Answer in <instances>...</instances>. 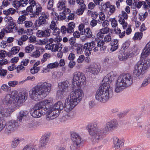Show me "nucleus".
<instances>
[{
  "mask_svg": "<svg viewBox=\"0 0 150 150\" xmlns=\"http://www.w3.org/2000/svg\"><path fill=\"white\" fill-rule=\"evenodd\" d=\"M83 96V91L81 89H77L74 91H73L66 99L64 106L61 101H58L52 106V112L48 117L51 120L54 119L59 115L60 112L63 108L66 112H70L80 101Z\"/></svg>",
  "mask_w": 150,
  "mask_h": 150,
  "instance_id": "f257e3e1",
  "label": "nucleus"
},
{
  "mask_svg": "<svg viewBox=\"0 0 150 150\" xmlns=\"http://www.w3.org/2000/svg\"><path fill=\"white\" fill-rule=\"evenodd\" d=\"M117 122L115 120H112L106 123L105 129H98L96 124L90 123L87 128L89 134L92 136V140L95 142H98L101 140L103 134L107 132L111 131L117 126Z\"/></svg>",
  "mask_w": 150,
  "mask_h": 150,
  "instance_id": "f03ea898",
  "label": "nucleus"
},
{
  "mask_svg": "<svg viewBox=\"0 0 150 150\" xmlns=\"http://www.w3.org/2000/svg\"><path fill=\"white\" fill-rule=\"evenodd\" d=\"M150 53V41L148 43L142 52L140 60L134 66L133 74L137 76H142L150 67V60L146 58Z\"/></svg>",
  "mask_w": 150,
  "mask_h": 150,
  "instance_id": "7ed1b4c3",
  "label": "nucleus"
},
{
  "mask_svg": "<svg viewBox=\"0 0 150 150\" xmlns=\"http://www.w3.org/2000/svg\"><path fill=\"white\" fill-rule=\"evenodd\" d=\"M51 87V84L46 82L35 86L30 91V97L35 101L44 98L50 92Z\"/></svg>",
  "mask_w": 150,
  "mask_h": 150,
  "instance_id": "20e7f679",
  "label": "nucleus"
},
{
  "mask_svg": "<svg viewBox=\"0 0 150 150\" xmlns=\"http://www.w3.org/2000/svg\"><path fill=\"white\" fill-rule=\"evenodd\" d=\"M48 100H45L36 104L30 111V113L33 117L38 118L41 117L42 115L45 114L48 112L47 118L51 119L48 117L49 115L52 112L51 103L48 102Z\"/></svg>",
  "mask_w": 150,
  "mask_h": 150,
  "instance_id": "39448f33",
  "label": "nucleus"
},
{
  "mask_svg": "<svg viewBox=\"0 0 150 150\" xmlns=\"http://www.w3.org/2000/svg\"><path fill=\"white\" fill-rule=\"evenodd\" d=\"M106 83H103L99 87L97 91L95 96L96 99L103 103L107 101L112 95V87L108 85L107 86Z\"/></svg>",
  "mask_w": 150,
  "mask_h": 150,
  "instance_id": "423d86ee",
  "label": "nucleus"
},
{
  "mask_svg": "<svg viewBox=\"0 0 150 150\" xmlns=\"http://www.w3.org/2000/svg\"><path fill=\"white\" fill-rule=\"evenodd\" d=\"M133 83L132 76L129 74L120 75L117 80L115 91L119 93Z\"/></svg>",
  "mask_w": 150,
  "mask_h": 150,
  "instance_id": "0eeeda50",
  "label": "nucleus"
},
{
  "mask_svg": "<svg viewBox=\"0 0 150 150\" xmlns=\"http://www.w3.org/2000/svg\"><path fill=\"white\" fill-rule=\"evenodd\" d=\"M27 97L25 93H18L14 92L12 96L11 95H7L2 100V102L4 105L9 106L12 104V102L14 104L16 103L20 104L25 101L27 99Z\"/></svg>",
  "mask_w": 150,
  "mask_h": 150,
  "instance_id": "6e6552de",
  "label": "nucleus"
},
{
  "mask_svg": "<svg viewBox=\"0 0 150 150\" xmlns=\"http://www.w3.org/2000/svg\"><path fill=\"white\" fill-rule=\"evenodd\" d=\"M44 42L46 44H47L46 46V47L49 50H52V51L54 52L59 51L57 54V57L61 58L63 55V52L61 51L62 48V45L61 44H52L54 40L52 38L48 39H45L44 40Z\"/></svg>",
  "mask_w": 150,
  "mask_h": 150,
  "instance_id": "1a4fd4ad",
  "label": "nucleus"
},
{
  "mask_svg": "<svg viewBox=\"0 0 150 150\" xmlns=\"http://www.w3.org/2000/svg\"><path fill=\"white\" fill-rule=\"evenodd\" d=\"M71 144L70 146L71 150H79L83 146V139L79 134L76 132L71 134Z\"/></svg>",
  "mask_w": 150,
  "mask_h": 150,
  "instance_id": "9d476101",
  "label": "nucleus"
},
{
  "mask_svg": "<svg viewBox=\"0 0 150 150\" xmlns=\"http://www.w3.org/2000/svg\"><path fill=\"white\" fill-rule=\"evenodd\" d=\"M85 80L86 77L83 73L79 71L75 72L72 82V88L73 89L76 88V86L79 87L81 83L84 82Z\"/></svg>",
  "mask_w": 150,
  "mask_h": 150,
  "instance_id": "9b49d317",
  "label": "nucleus"
},
{
  "mask_svg": "<svg viewBox=\"0 0 150 150\" xmlns=\"http://www.w3.org/2000/svg\"><path fill=\"white\" fill-rule=\"evenodd\" d=\"M18 126V122L15 120H10L6 122L4 133L7 135H10L15 131Z\"/></svg>",
  "mask_w": 150,
  "mask_h": 150,
  "instance_id": "f8f14e48",
  "label": "nucleus"
},
{
  "mask_svg": "<svg viewBox=\"0 0 150 150\" xmlns=\"http://www.w3.org/2000/svg\"><path fill=\"white\" fill-rule=\"evenodd\" d=\"M48 18V14L43 12L41 16L39 17L38 20L36 21L35 23V25L36 27L43 26L47 23L46 19Z\"/></svg>",
  "mask_w": 150,
  "mask_h": 150,
  "instance_id": "ddd939ff",
  "label": "nucleus"
},
{
  "mask_svg": "<svg viewBox=\"0 0 150 150\" xmlns=\"http://www.w3.org/2000/svg\"><path fill=\"white\" fill-rule=\"evenodd\" d=\"M116 74L113 71H111L108 74L104 77L103 80V83H106V86L108 85L110 87L111 83L115 77Z\"/></svg>",
  "mask_w": 150,
  "mask_h": 150,
  "instance_id": "4468645a",
  "label": "nucleus"
},
{
  "mask_svg": "<svg viewBox=\"0 0 150 150\" xmlns=\"http://www.w3.org/2000/svg\"><path fill=\"white\" fill-rule=\"evenodd\" d=\"M89 71L94 75L98 74L100 71V66L95 63H91L88 67Z\"/></svg>",
  "mask_w": 150,
  "mask_h": 150,
  "instance_id": "2eb2a0df",
  "label": "nucleus"
},
{
  "mask_svg": "<svg viewBox=\"0 0 150 150\" xmlns=\"http://www.w3.org/2000/svg\"><path fill=\"white\" fill-rule=\"evenodd\" d=\"M75 27L74 23L72 22L69 23L67 28L65 26H62L61 27V30L62 33H66L67 32L68 33H71L74 31V29Z\"/></svg>",
  "mask_w": 150,
  "mask_h": 150,
  "instance_id": "dca6fc26",
  "label": "nucleus"
},
{
  "mask_svg": "<svg viewBox=\"0 0 150 150\" xmlns=\"http://www.w3.org/2000/svg\"><path fill=\"white\" fill-rule=\"evenodd\" d=\"M113 142L114 146L115 149H118L122 147L124 145V140L120 139L116 137L113 138Z\"/></svg>",
  "mask_w": 150,
  "mask_h": 150,
  "instance_id": "f3484780",
  "label": "nucleus"
},
{
  "mask_svg": "<svg viewBox=\"0 0 150 150\" xmlns=\"http://www.w3.org/2000/svg\"><path fill=\"white\" fill-rule=\"evenodd\" d=\"M13 112L9 108H0V117H7L10 116Z\"/></svg>",
  "mask_w": 150,
  "mask_h": 150,
  "instance_id": "a211bd4d",
  "label": "nucleus"
},
{
  "mask_svg": "<svg viewBox=\"0 0 150 150\" xmlns=\"http://www.w3.org/2000/svg\"><path fill=\"white\" fill-rule=\"evenodd\" d=\"M35 7V11H33L32 12V15L30 16L31 17H37V16L39 15L42 10V8L40 4L39 3Z\"/></svg>",
  "mask_w": 150,
  "mask_h": 150,
  "instance_id": "6ab92c4d",
  "label": "nucleus"
},
{
  "mask_svg": "<svg viewBox=\"0 0 150 150\" xmlns=\"http://www.w3.org/2000/svg\"><path fill=\"white\" fill-rule=\"evenodd\" d=\"M125 52L122 50H121L119 52L118 56L119 60L120 61L124 60L128 57H130L129 54H128V51L127 52V54L125 53L124 52Z\"/></svg>",
  "mask_w": 150,
  "mask_h": 150,
  "instance_id": "aec40b11",
  "label": "nucleus"
},
{
  "mask_svg": "<svg viewBox=\"0 0 150 150\" xmlns=\"http://www.w3.org/2000/svg\"><path fill=\"white\" fill-rule=\"evenodd\" d=\"M49 30H46L44 31L38 30L37 33V36L40 38L47 37L50 35Z\"/></svg>",
  "mask_w": 150,
  "mask_h": 150,
  "instance_id": "412c9836",
  "label": "nucleus"
},
{
  "mask_svg": "<svg viewBox=\"0 0 150 150\" xmlns=\"http://www.w3.org/2000/svg\"><path fill=\"white\" fill-rule=\"evenodd\" d=\"M22 15L20 16L17 21L18 23L19 24H22L23 22L25 21L26 19V16L28 15L29 13L24 10L21 11Z\"/></svg>",
  "mask_w": 150,
  "mask_h": 150,
  "instance_id": "4be33fe9",
  "label": "nucleus"
},
{
  "mask_svg": "<svg viewBox=\"0 0 150 150\" xmlns=\"http://www.w3.org/2000/svg\"><path fill=\"white\" fill-rule=\"evenodd\" d=\"M69 85V82L66 81L59 83L58 87L65 91L67 92L68 91Z\"/></svg>",
  "mask_w": 150,
  "mask_h": 150,
  "instance_id": "5701e85b",
  "label": "nucleus"
},
{
  "mask_svg": "<svg viewBox=\"0 0 150 150\" xmlns=\"http://www.w3.org/2000/svg\"><path fill=\"white\" fill-rule=\"evenodd\" d=\"M75 46L73 47L71 49H72L73 51L76 50L77 54H81L83 52L84 49L83 48V45L80 44H77L75 45Z\"/></svg>",
  "mask_w": 150,
  "mask_h": 150,
  "instance_id": "b1692460",
  "label": "nucleus"
},
{
  "mask_svg": "<svg viewBox=\"0 0 150 150\" xmlns=\"http://www.w3.org/2000/svg\"><path fill=\"white\" fill-rule=\"evenodd\" d=\"M48 137L47 135L43 136L40 142L39 145L40 146L42 147H45L47 144L48 141Z\"/></svg>",
  "mask_w": 150,
  "mask_h": 150,
  "instance_id": "393cba45",
  "label": "nucleus"
},
{
  "mask_svg": "<svg viewBox=\"0 0 150 150\" xmlns=\"http://www.w3.org/2000/svg\"><path fill=\"white\" fill-rule=\"evenodd\" d=\"M96 46V42H91L85 43L83 45V48L84 49H86L87 48L88 50L92 51L93 48Z\"/></svg>",
  "mask_w": 150,
  "mask_h": 150,
  "instance_id": "a878e982",
  "label": "nucleus"
},
{
  "mask_svg": "<svg viewBox=\"0 0 150 150\" xmlns=\"http://www.w3.org/2000/svg\"><path fill=\"white\" fill-rule=\"evenodd\" d=\"M128 54L130 56V57H133L134 55H137L139 53V51L137 48L134 47L132 49V48H129L128 51Z\"/></svg>",
  "mask_w": 150,
  "mask_h": 150,
  "instance_id": "bb28decb",
  "label": "nucleus"
},
{
  "mask_svg": "<svg viewBox=\"0 0 150 150\" xmlns=\"http://www.w3.org/2000/svg\"><path fill=\"white\" fill-rule=\"evenodd\" d=\"M5 29L6 33H9L13 32L14 31L17 30V28L15 23H14L13 24V25H12L6 26L5 28Z\"/></svg>",
  "mask_w": 150,
  "mask_h": 150,
  "instance_id": "cd10ccee",
  "label": "nucleus"
},
{
  "mask_svg": "<svg viewBox=\"0 0 150 150\" xmlns=\"http://www.w3.org/2000/svg\"><path fill=\"white\" fill-rule=\"evenodd\" d=\"M66 0H60L57 4V7L59 10H62L66 7Z\"/></svg>",
  "mask_w": 150,
  "mask_h": 150,
  "instance_id": "c85d7f7f",
  "label": "nucleus"
},
{
  "mask_svg": "<svg viewBox=\"0 0 150 150\" xmlns=\"http://www.w3.org/2000/svg\"><path fill=\"white\" fill-rule=\"evenodd\" d=\"M28 111L27 110H22L19 113V115L17 117V119L20 122L21 121L23 118L26 116L28 114Z\"/></svg>",
  "mask_w": 150,
  "mask_h": 150,
  "instance_id": "c756f323",
  "label": "nucleus"
},
{
  "mask_svg": "<svg viewBox=\"0 0 150 150\" xmlns=\"http://www.w3.org/2000/svg\"><path fill=\"white\" fill-rule=\"evenodd\" d=\"M21 140L18 139L16 138H14L12 141L11 146L12 148H16L19 144Z\"/></svg>",
  "mask_w": 150,
  "mask_h": 150,
  "instance_id": "7c9ffc66",
  "label": "nucleus"
},
{
  "mask_svg": "<svg viewBox=\"0 0 150 150\" xmlns=\"http://www.w3.org/2000/svg\"><path fill=\"white\" fill-rule=\"evenodd\" d=\"M19 50L20 47H13L11 49L10 52L8 53V56H11L12 54H16L19 52Z\"/></svg>",
  "mask_w": 150,
  "mask_h": 150,
  "instance_id": "2f4dec72",
  "label": "nucleus"
},
{
  "mask_svg": "<svg viewBox=\"0 0 150 150\" xmlns=\"http://www.w3.org/2000/svg\"><path fill=\"white\" fill-rule=\"evenodd\" d=\"M101 10L102 11H103V12L106 11V9L110 7V2L108 1L105 4H103L102 3L101 4Z\"/></svg>",
  "mask_w": 150,
  "mask_h": 150,
  "instance_id": "473e14b6",
  "label": "nucleus"
},
{
  "mask_svg": "<svg viewBox=\"0 0 150 150\" xmlns=\"http://www.w3.org/2000/svg\"><path fill=\"white\" fill-rule=\"evenodd\" d=\"M79 8L77 10V13L79 15H81L86 9V6L85 5L79 6Z\"/></svg>",
  "mask_w": 150,
  "mask_h": 150,
  "instance_id": "72a5a7b5",
  "label": "nucleus"
},
{
  "mask_svg": "<svg viewBox=\"0 0 150 150\" xmlns=\"http://www.w3.org/2000/svg\"><path fill=\"white\" fill-rule=\"evenodd\" d=\"M6 122L4 119L0 117V132L5 127Z\"/></svg>",
  "mask_w": 150,
  "mask_h": 150,
  "instance_id": "f704fd0d",
  "label": "nucleus"
},
{
  "mask_svg": "<svg viewBox=\"0 0 150 150\" xmlns=\"http://www.w3.org/2000/svg\"><path fill=\"white\" fill-rule=\"evenodd\" d=\"M68 42L71 45V49L73 47H75V45L77 44L76 43V39L73 37L70 38L68 40Z\"/></svg>",
  "mask_w": 150,
  "mask_h": 150,
  "instance_id": "c9c22d12",
  "label": "nucleus"
},
{
  "mask_svg": "<svg viewBox=\"0 0 150 150\" xmlns=\"http://www.w3.org/2000/svg\"><path fill=\"white\" fill-rule=\"evenodd\" d=\"M142 5H143L144 9H146L148 7V5H146V2L144 1H139L138 2V4L135 6L136 7H137L138 9L141 8Z\"/></svg>",
  "mask_w": 150,
  "mask_h": 150,
  "instance_id": "e433bc0d",
  "label": "nucleus"
},
{
  "mask_svg": "<svg viewBox=\"0 0 150 150\" xmlns=\"http://www.w3.org/2000/svg\"><path fill=\"white\" fill-rule=\"evenodd\" d=\"M85 31L84 34L87 38H90L92 36V33L89 28H87Z\"/></svg>",
  "mask_w": 150,
  "mask_h": 150,
  "instance_id": "4c0bfd02",
  "label": "nucleus"
},
{
  "mask_svg": "<svg viewBox=\"0 0 150 150\" xmlns=\"http://www.w3.org/2000/svg\"><path fill=\"white\" fill-rule=\"evenodd\" d=\"M130 42L128 41H126L123 43L122 45L121 50H123L124 51L126 50L129 46Z\"/></svg>",
  "mask_w": 150,
  "mask_h": 150,
  "instance_id": "58836bf2",
  "label": "nucleus"
},
{
  "mask_svg": "<svg viewBox=\"0 0 150 150\" xmlns=\"http://www.w3.org/2000/svg\"><path fill=\"white\" fill-rule=\"evenodd\" d=\"M143 33L142 32H137L135 33L134 37V40H137L138 39L140 40L142 38Z\"/></svg>",
  "mask_w": 150,
  "mask_h": 150,
  "instance_id": "ea45409f",
  "label": "nucleus"
},
{
  "mask_svg": "<svg viewBox=\"0 0 150 150\" xmlns=\"http://www.w3.org/2000/svg\"><path fill=\"white\" fill-rule=\"evenodd\" d=\"M59 64L58 62H56L54 63H51L49 64L47 66L48 68L50 69L54 68L57 67Z\"/></svg>",
  "mask_w": 150,
  "mask_h": 150,
  "instance_id": "a19ab883",
  "label": "nucleus"
},
{
  "mask_svg": "<svg viewBox=\"0 0 150 150\" xmlns=\"http://www.w3.org/2000/svg\"><path fill=\"white\" fill-rule=\"evenodd\" d=\"M5 20L7 22V23L8 24V25L9 26L10 25H13V24L15 23L13 21V20L12 18L10 17H9L8 18V17H5Z\"/></svg>",
  "mask_w": 150,
  "mask_h": 150,
  "instance_id": "79ce46f5",
  "label": "nucleus"
},
{
  "mask_svg": "<svg viewBox=\"0 0 150 150\" xmlns=\"http://www.w3.org/2000/svg\"><path fill=\"white\" fill-rule=\"evenodd\" d=\"M67 92L63 91V90L59 88V90L57 92V96L60 98H61L63 96L64 92Z\"/></svg>",
  "mask_w": 150,
  "mask_h": 150,
  "instance_id": "37998d69",
  "label": "nucleus"
},
{
  "mask_svg": "<svg viewBox=\"0 0 150 150\" xmlns=\"http://www.w3.org/2000/svg\"><path fill=\"white\" fill-rule=\"evenodd\" d=\"M13 7L16 8H18L20 6H22V5L19 1L17 0H15L13 1Z\"/></svg>",
  "mask_w": 150,
  "mask_h": 150,
  "instance_id": "c03bdc74",
  "label": "nucleus"
},
{
  "mask_svg": "<svg viewBox=\"0 0 150 150\" xmlns=\"http://www.w3.org/2000/svg\"><path fill=\"white\" fill-rule=\"evenodd\" d=\"M34 47L32 45H30L29 46L25 48V52L26 53H28L31 52L34 49Z\"/></svg>",
  "mask_w": 150,
  "mask_h": 150,
  "instance_id": "a18cd8bd",
  "label": "nucleus"
},
{
  "mask_svg": "<svg viewBox=\"0 0 150 150\" xmlns=\"http://www.w3.org/2000/svg\"><path fill=\"white\" fill-rule=\"evenodd\" d=\"M85 25L83 24H81L79 26V30L80 32V34L81 35H83L85 31V32L86 29H84V28Z\"/></svg>",
  "mask_w": 150,
  "mask_h": 150,
  "instance_id": "49530a36",
  "label": "nucleus"
},
{
  "mask_svg": "<svg viewBox=\"0 0 150 150\" xmlns=\"http://www.w3.org/2000/svg\"><path fill=\"white\" fill-rule=\"evenodd\" d=\"M24 23L25 24V26L26 28H30L33 24L32 22L30 21H25Z\"/></svg>",
  "mask_w": 150,
  "mask_h": 150,
  "instance_id": "de8ad7c7",
  "label": "nucleus"
},
{
  "mask_svg": "<svg viewBox=\"0 0 150 150\" xmlns=\"http://www.w3.org/2000/svg\"><path fill=\"white\" fill-rule=\"evenodd\" d=\"M100 32L102 33L103 34H107L110 30V29L108 27H104L100 29Z\"/></svg>",
  "mask_w": 150,
  "mask_h": 150,
  "instance_id": "09e8293b",
  "label": "nucleus"
},
{
  "mask_svg": "<svg viewBox=\"0 0 150 150\" xmlns=\"http://www.w3.org/2000/svg\"><path fill=\"white\" fill-rule=\"evenodd\" d=\"M16 67L17 72L18 73H19L20 71L22 70L23 71L25 70V68L22 65V64L18 65Z\"/></svg>",
  "mask_w": 150,
  "mask_h": 150,
  "instance_id": "8fccbe9b",
  "label": "nucleus"
},
{
  "mask_svg": "<svg viewBox=\"0 0 150 150\" xmlns=\"http://www.w3.org/2000/svg\"><path fill=\"white\" fill-rule=\"evenodd\" d=\"M1 88L3 91H8L10 90L11 88L10 87L7 85L5 84H4L2 86Z\"/></svg>",
  "mask_w": 150,
  "mask_h": 150,
  "instance_id": "3c124183",
  "label": "nucleus"
},
{
  "mask_svg": "<svg viewBox=\"0 0 150 150\" xmlns=\"http://www.w3.org/2000/svg\"><path fill=\"white\" fill-rule=\"evenodd\" d=\"M18 83V82L16 81H9L8 84V85L11 87H14Z\"/></svg>",
  "mask_w": 150,
  "mask_h": 150,
  "instance_id": "603ef678",
  "label": "nucleus"
},
{
  "mask_svg": "<svg viewBox=\"0 0 150 150\" xmlns=\"http://www.w3.org/2000/svg\"><path fill=\"white\" fill-rule=\"evenodd\" d=\"M40 55V52L39 50H36L35 51L33 52L31 56L33 57L37 58L39 57Z\"/></svg>",
  "mask_w": 150,
  "mask_h": 150,
  "instance_id": "864d4df0",
  "label": "nucleus"
},
{
  "mask_svg": "<svg viewBox=\"0 0 150 150\" xmlns=\"http://www.w3.org/2000/svg\"><path fill=\"white\" fill-rule=\"evenodd\" d=\"M84 56L83 55H80L77 59V62L78 63H81L84 60Z\"/></svg>",
  "mask_w": 150,
  "mask_h": 150,
  "instance_id": "5fc2aeb1",
  "label": "nucleus"
},
{
  "mask_svg": "<svg viewBox=\"0 0 150 150\" xmlns=\"http://www.w3.org/2000/svg\"><path fill=\"white\" fill-rule=\"evenodd\" d=\"M111 19V25L112 27L114 28L117 26V22L115 19V18H114Z\"/></svg>",
  "mask_w": 150,
  "mask_h": 150,
  "instance_id": "6e6d98bb",
  "label": "nucleus"
},
{
  "mask_svg": "<svg viewBox=\"0 0 150 150\" xmlns=\"http://www.w3.org/2000/svg\"><path fill=\"white\" fill-rule=\"evenodd\" d=\"M110 9L109 12L110 14L109 15H111L114 13L115 11V6L114 5H110V7L109 8Z\"/></svg>",
  "mask_w": 150,
  "mask_h": 150,
  "instance_id": "4d7b16f0",
  "label": "nucleus"
},
{
  "mask_svg": "<svg viewBox=\"0 0 150 150\" xmlns=\"http://www.w3.org/2000/svg\"><path fill=\"white\" fill-rule=\"evenodd\" d=\"M90 11L88 10V11L89 12ZM90 12L91 13V17H92L93 19H95L98 17V14L96 12H93L92 11H90Z\"/></svg>",
  "mask_w": 150,
  "mask_h": 150,
  "instance_id": "13d9d810",
  "label": "nucleus"
},
{
  "mask_svg": "<svg viewBox=\"0 0 150 150\" xmlns=\"http://www.w3.org/2000/svg\"><path fill=\"white\" fill-rule=\"evenodd\" d=\"M9 4L8 0H4L2 2V6H1L0 8L2 9L3 6L5 7H7Z\"/></svg>",
  "mask_w": 150,
  "mask_h": 150,
  "instance_id": "bf43d9fd",
  "label": "nucleus"
},
{
  "mask_svg": "<svg viewBox=\"0 0 150 150\" xmlns=\"http://www.w3.org/2000/svg\"><path fill=\"white\" fill-rule=\"evenodd\" d=\"M150 83V82L147 80L144 79V80L141 86L142 87H145Z\"/></svg>",
  "mask_w": 150,
  "mask_h": 150,
  "instance_id": "052dcab7",
  "label": "nucleus"
},
{
  "mask_svg": "<svg viewBox=\"0 0 150 150\" xmlns=\"http://www.w3.org/2000/svg\"><path fill=\"white\" fill-rule=\"evenodd\" d=\"M29 62V60L28 59H23L22 61L21 64H22V65L26 66L28 65V63Z\"/></svg>",
  "mask_w": 150,
  "mask_h": 150,
  "instance_id": "680f3d73",
  "label": "nucleus"
},
{
  "mask_svg": "<svg viewBox=\"0 0 150 150\" xmlns=\"http://www.w3.org/2000/svg\"><path fill=\"white\" fill-rule=\"evenodd\" d=\"M26 11L28 13L29 12H30V15L31 16L32 15V12H33V8L31 6H28L26 9Z\"/></svg>",
  "mask_w": 150,
  "mask_h": 150,
  "instance_id": "e2e57ef3",
  "label": "nucleus"
},
{
  "mask_svg": "<svg viewBox=\"0 0 150 150\" xmlns=\"http://www.w3.org/2000/svg\"><path fill=\"white\" fill-rule=\"evenodd\" d=\"M95 42H96V43L97 46L98 47H101L104 44V42L103 41V40H100L98 42L96 41Z\"/></svg>",
  "mask_w": 150,
  "mask_h": 150,
  "instance_id": "0e129e2a",
  "label": "nucleus"
},
{
  "mask_svg": "<svg viewBox=\"0 0 150 150\" xmlns=\"http://www.w3.org/2000/svg\"><path fill=\"white\" fill-rule=\"evenodd\" d=\"M111 40V37L110 35H106L104 38V41H103L106 42H109Z\"/></svg>",
  "mask_w": 150,
  "mask_h": 150,
  "instance_id": "69168bd1",
  "label": "nucleus"
},
{
  "mask_svg": "<svg viewBox=\"0 0 150 150\" xmlns=\"http://www.w3.org/2000/svg\"><path fill=\"white\" fill-rule=\"evenodd\" d=\"M19 1L22 5V7L25 6L29 2L28 0H20Z\"/></svg>",
  "mask_w": 150,
  "mask_h": 150,
  "instance_id": "338daca9",
  "label": "nucleus"
},
{
  "mask_svg": "<svg viewBox=\"0 0 150 150\" xmlns=\"http://www.w3.org/2000/svg\"><path fill=\"white\" fill-rule=\"evenodd\" d=\"M8 63V62L7 60L3 58L2 59L0 60V66L7 64Z\"/></svg>",
  "mask_w": 150,
  "mask_h": 150,
  "instance_id": "774afa93",
  "label": "nucleus"
}]
</instances>
